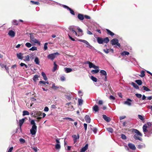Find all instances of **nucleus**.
Listing matches in <instances>:
<instances>
[{"label": "nucleus", "instance_id": "obj_1", "mask_svg": "<svg viewBox=\"0 0 152 152\" xmlns=\"http://www.w3.org/2000/svg\"><path fill=\"white\" fill-rule=\"evenodd\" d=\"M151 126L150 122H148L144 124L143 126V131L145 136L149 137L152 133V132L150 130V127Z\"/></svg>", "mask_w": 152, "mask_h": 152}, {"label": "nucleus", "instance_id": "obj_2", "mask_svg": "<svg viewBox=\"0 0 152 152\" xmlns=\"http://www.w3.org/2000/svg\"><path fill=\"white\" fill-rule=\"evenodd\" d=\"M132 131L136 134H134V138L135 140H138L140 141H141L142 139L139 136H142V134L137 129H133Z\"/></svg>", "mask_w": 152, "mask_h": 152}, {"label": "nucleus", "instance_id": "obj_3", "mask_svg": "<svg viewBox=\"0 0 152 152\" xmlns=\"http://www.w3.org/2000/svg\"><path fill=\"white\" fill-rule=\"evenodd\" d=\"M97 42L99 44H102L103 43H107L109 41V38L107 37L105 38H102L100 37L97 38Z\"/></svg>", "mask_w": 152, "mask_h": 152}, {"label": "nucleus", "instance_id": "obj_4", "mask_svg": "<svg viewBox=\"0 0 152 152\" xmlns=\"http://www.w3.org/2000/svg\"><path fill=\"white\" fill-rule=\"evenodd\" d=\"M59 55V53L58 52L54 53L49 54L48 56L47 57L48 59L53 60L54 58L56 57L58 55Z\"/></svg>", "mask_w": 152, "mask_h": 152}, {"label": "nucleus", "instance_id": "obj_5", "mask_svg": "<svg viewBox=\"0 0 152 152\" xmlns=\"http://www.w3.org/2000/svg\"><path fill=\"white\" fill-rule=\"evenodd\" d=\"M76 27L75 26H70L69 27V29L70 31H72L73 34H75L77 36H79L80 35H78L76 31Z\"/></svg>", "mask_w": 152, "mask_h": 152}, {"label": "nucleus", "instance_id": "obj_6", "mask_svg": "<svg viewBox=\"0 0 152 152\" xmlns=\"http://www.w3.org/2000/svg\"><path fill=\"white\" fill-rule=\"evenodd\" d=\"M37 131V126H32L30 130V132L32 135H35Z\"/></svg>", "mask_w": 152, "mask_h": 152}, {"label": "nucleus", "instance_id": "obj_7", "mask_svg": "<svg viewBox=\"0 0 152 152\" xmlns=\"http://www.w3.org/2000/svg\"><path fill=\"white\" fill-rule=\"evenodd\" d=\"M118 42V40L116 38L113 39L111 41L112 45H117L119 47H120V44Z\"/></svg>", "mask_w": 152, "mask_h": 152}, {"label": "nucleus", "instance_id": "obj_8", "mask_svg": "<svg viewBox=\"0 0 152 152\" xmlns=\"http://www.w3.org/2000/svg\"><path fill=\"white\" fill-rule=\"evenodd\" d=\"M78 41L80 42H82L86 44L87 45L86 47H88L90 49H91L92 47V46L90 45L89 43L86 40H85L80 39L78 40Z\"/></svg>", "mask_w": 152, "mask_h": 152}, {"label": "nucleus", "instance_id": "obj_9", "mask_svg": "<svg viewBox=\"0 0 152 152\" xmlns=\"http://www.w3.org/2000/svg\"><path fill=\"white\" fill-rule=\"evenodd\" d=\"M63 7L66 9H67L68 10L70 11V13L72 15H75L74 12L73 10H72L69 7H68L65 5H63Z\"/></svg>", "mask_w": 152, "mask_h": 152}, {"label": "nucleus", "instance_id": "obj_10", "mask_svg": "<svg viewBox=\"0 0 152 152\" xmlns=\"http://www.w3.org/2000/svg\"><path fill=\"white\" fill-rule=\"evenodd\" d=\"M100 72L101 74L102 75H104L105 76L104 80L105 81H107V73L104 70H101Z\"/></svg>", "mask_w": 152, "mask_h": 152}, {"label": "nucleus", "instance_id": "obj_11", "mask_svg": "<svg viewBox=\"0 0 152 152\" xmlns=\"http://www.w3.org/2000/svg\"><path fill=\"white\" fill-rule=\"evenodd\" d=\"M132 101L131 99H128L126 100L124 102V104H126L129 106H130L132 104Z\"/></svg>", "mask_w": 152, "mask_h": 152}, {"label": "nucleus", "instance_id": "obj_12", "mask_svg": "<svg viewBox=\"0 0 152 152\" xmlns=\"http://www.w3.org/2000/svg\"><path fill=\"white\" fill-rule=\"evenodd\" d=\"M128 145L129 148L132 150H134L136 149V148L134 144L130 143Z\"/></svg>", "mask_w": 152, "mask_h": 152}, {"label": "nucleus", "instance_id": "obj_13", "mask_svg": "<svg viewBox=\"0 0 152 152\" xmlns=\"http://www.w3.org/2000/svg\"><path fill=\"white\" fill-rule=\"evenodd\" d=\"M8 34L11 37H13L15 36V32L12 30H10L9 31Z\"/></svg>", "mask_w": 152, "mask_h": 152}, {"label": "nucleus", "instance_id": "obj_14", "mask_svg": "<svg viewBox=\"0 0 152 152\" xmlns=\"http://www.w3.org/2000/svg\"><path fill=\"white\" fill-rule=\"evenodd\" d=\"M93 110L94 111V113H96L99 110V108L97 105H94L92 107Z\"/></svg>", "mask_w": 152, "mask_h": 152}, {"label": "nucleus", "instance_id": "obj_15", "mask_svg": "<svg viewBox=\"0 0 152 152\" xmlns=\"http://www.w3.org/2000/svg\"><path fill=\"white\" fill-rule=\"evenodd\" d=\"M85 119L87 123H90L91 122V119L89 115H86L85 117Z\"/></svg>", "mask_w": 152, "mask_h": 152}, {"label": "nucleus", "instance_id": "obj_16", "mask_svg": "<svg viewBox=\"0 0 152 152\" xmlns=\"http://www.w3.org/2000/svg\"><path fill=\"white\" fill-rule=\"evenodd\" d=\"M88 144H86L84 147L82 148L80 150V152H85L87 150L88 148Z\"/></svg>", "mask_w": 152, "mask_h": 152}, {"label": "nucleus", "instance_id": "obj_17", "mask_svg": "<svg viewBox=\"0 0 152 152\" xmlns=\"http://www.w3.org/2000/svg\"><path fill=\"white\" fill-rule=\"evenodd\" d=\"M104 119L107 122H109L111 119L110 118L107 116L105 115H103Z\"/></svg>", "mask_w": 152, "mask_h": 152}, {"label": "nucleus", "instance_id": "obj_18", "mask_svg": "<svg viewBox=\"0 0 152 152\" xmlns=\"http://www.w3.org/2000/svg\"><path fill=\"white\" fill-rule=\"evenodd\" d=\"M64 70L67 73L71 72L73 71L72 69L70 68L65 67L64 69Z\"/></svg>", "mask_w": 152, "mask_h": 152}, {"label": "nucleus", "instance_id": "obj_19", "mask_svg": "<svg viewBox=\"0 0 152 152\" xmlns=\"http://www.w3.org/2000/svg\"><path fill=\"white\" fill-rule=\"evenodd\" d=\"M78 18L81 20H83L84 19V16L83 15L81 14H79L77 16Z\"/></svg>", "mask_w": 152, "mask_h": 152}, {"label": "nucleus", "instance_id": "obj_20", "mask_svg": "<svg viewBox=\"0 0 152 152\" xmlns=\"http://www.w3.org/2000/svg\"><path fill=\"white\" fill-rule=\"evenodd\" d=\"M79 135H78L77 137L76 135L72 136V137L74 138V140L75 142H76L78 139L79 138Z\"/></svg>", "mask_w": 152, "mask_h": 152}, {"label": "nucleus", "instance_id": "obj_21", "mask_svg": "<svg viewBox=\"0 0 152 152\" xmlns=\"http://www.w3.org/2000/svg\"><path fill=\"white\" fill-rule=\"evenodd\" d=\"M39 77V76L38 75H35L34 76L33 79L34 81L36 82L37 80H38V78Z\"/></svg>", "mask_w": 152, "mask_h": 152}, {"label": "nucleus", "instance_id": "obj_22", "mask_svg": "<svg viewBox=\"0 0 152 152\" xmlns=\"http://www.w3.org/2000/svg\"><path fill=\"white\" fill-rule=\"evenodd\" d=\"M103 51L106 53H108L110 52H111L112 53H113V50L112 49H107V50L104 49Z\"/></svg>", "mask_w": 152, "mask_h": 152}, {"label": "nucleus", "instance_id": "obj_23", "mask_svg": "<svg viewBox=\"0 0 152 152\" xmlns=\"http://www.w3.org/2000/svg\"><path fill=\"white\" fill-rule=\"evenodd\" d=\"M58 65L56 64V62H55L54 63V67L52 70L53 72H55L57 69L58 68Z\"/></svg>", "mask_w": 152, "mask_h": 152}, {"label": "nucleus", "instance_id": "obj_24", "mask_svg": "<svg viewBox=\"0 0 152 152\" xmlns=\"http://www.w3.org/2000/svg\"><path fill=\"white\" fill-rule=\"evenodd\" d=\"M25 119L24 118H23L22 119L20 120L19 121V124L20 126V128L21 129V126H22L23 124V123L24 122Z\"/></svg>", "mask_w": 152, "mask_h": 152}, {"label": "nucleus", "instance_id": "obj_25", "mask_svg": "<svg viewBox=\"0 0 152 152\" xmlns=\"http://www.w3.org/2000/svg\"><path fill=\"white\" fill-rule=\"evenodd\" d=\"M18 58L20 59H22L23 58V54L21 53L17 54Z\"/></svg>", "mask_w": 152, "mask_h": 152}, {"label": "nucleus", "instance_id": "obj_26", "mask_svg": "<svg viewBox=\"0 0 152 152\" xmlns=\"http://www.w3.org/2000/svg\"><path fill=\"white\" fill-rule=\"evenodd\" d=\"M60 87V86H55L54 83H53L52 86V88L54 90H56Z\"/></svg>", "mask_w": 152, "mask_h": 152}, {"label": "nucleus", "instance_id": "obj_27", "mask_svg": "<svg viewBox=\"0 0 152 152\" xmlns=\"http://www.w3.org/2000/svg\"><path fill=\"white\" fill-rule=\"evenodd\" d=\"M12 24L14 25H17L19 23V21L15 20H14L12 21Z\"/></svg>", "mask_w": 152, "mask_h": 152}, {"label": "nucleus", "instance_id": "obj_28", "mask_svg": "<svg viewBox=\"0 0 152 152\" xmlns=\"http://www.w3.org/2000/svg\"><path fill=\"white\" fill-rule=\"evenodd\" d=\"M34 61L35 62L36 64L37 65H39V58L37 57H36L35 58Z\"/></svg>", "mask_w": 152, "mask_h": 152}, {"label": "nucleus", "instance_id": "obj_29", "mask_svg": "<svg viewBox=\"0 0 152 152\" xmlns=\"http://www.w3.org/2000/svg\"><path fill=\"white\" fill-rule=\"evenodd\" d=\"M41 74L42 76L43 77L44 79L45 80H47L48 79V78L45 72H42Z\"/></svg>", "mask_w": 152, "mask_h": 152}, {"label": "nucleus", "instance_id": "obj_30", "mask_svg": "<svg viewBox=\"0 0 152 152\" xmlns=\"http://www.w3.org/2000/svg\"><path fill=\"white\" fill-rule=\"evenodd\" d=\"M145 145L144 144L142 143L140 144L138 146V148L139 149H141L142 148H145Z\"/></svg>", "mask_w": 152, "mask_h": 152}, {"label": "nucleus", "instance_id": "obj_31", "mask_svg": "<svg viewBox=\"0 0 152 152\" xmlns=\"http://www.w3.org/2000/svg\"><path fill=\"white\" fill-rule=\"evenodd\" d=\"M0 65L2 68H3L4 67L6 70H8V67H7L6 64H3L1 63L0 64Z\"/></svg>", "mask_w": 152, "mask_h": 152}, {"label": "nucleus", "instance_id": "obj_32", "mask_svg": "<svg viewBox=\"0 0 152 152\" xmlns=\"http://www.w3.org/2000/svg\"><path fill=\"white\" fill-rule=\"evenodd\" d=\"M106 30L108 34H109L110 35H111V36H113L114 35V34L113 32L110 31V30L107 29Z\"/></svg>", "mask_w": 152, "mask_h": 152}, {"label": "nucleus", "instance_id": "obj_33", "mask_svg": "<svg viewBox=\"0 0 152 152\" xmlns=\"http://www.w3.org/2000/svg\"><path fill=\"white\" fill-rule=\"evenodd\" d=\"M107 130L109 132L112 133L113 132V129L111 127L107 128H106Z\"/></svg>", "mask_w": 152, "mask_h": 152}, {"label": "nucleus", "instance_id": "obj_34", "mask_svg": "<svg viewBox=\"0 0 152 152\" xmlns=\"http://www.w3.org/2000/svg\"><path fill=\"white\" fill-rule=\"evenodd\" d=\"M29 115V113L26 110H24L23 111V115Z\"/></svg>", "mask_w": 152, "mask_h": 152}, {"label": "nucleus", "instance_id": "obj_35", "mask_svg": "<svg viewBox=\"0 0 152 152\" xmlns=\"http://www.w3.org/2000/svg\"><path fill=\"white\" fill-rule=\"evenodd\" d=\"M132 85L136 89H138V88H139L138 86L135 83H134V82H132Z\"/></svg>", "mask_w": 152, "mask_h": 152}, {"label": "nucleus", "instance_id": "obj_36", "mask_svg": "<svg viewBox=\"0 0 152 152\" xmlns=\"http://www.w3.org/2000/svg\"><path fill=\"white\" fill-rule=\"evenodd\" d=\"M83 100L81 99H78V104L79 105H81L83 104Z\"/></svg>", "mask_w": 152, "mask_h": 152}, {"label": "nucleus", "instance_id": "obj_37", "mask_svg": "<svg viewBox=\"0 0 152 152\" xmlns=\"http://www.w3.org/2000/svg\"><path fill=\"white\" fill-rule=\"evenodd\" d=\"M129 53L127 51H124L121 53V55L122 56H125L129 54Z\"/></svg>", "mask_w": 152, "mask_h": 152}, {"label": "nucleus", "instance_id": "obj_38", "mask_svg": "<svg viewBox=\"0 0 152 152\" xmlns=\"http://www.w3.org/2000/svg\"><path fill=\"white\" fill-rule=\"evenodd\" d=\"M99 72V69H96L95 70H93L91 71V72L93 74H96L98 73Z\"/></svg>", "mask_w": 152, "mask_h": 152}, {"label": "nucleus", "instance_id": "obj_39", "mask_svg": "<svg viewBox=\"0 0 152 152\" xmlns=\"http://www.w3.org/2000/svg\"><path fill=\"white\" fill-rule=\"evenodd\" d=\"M143 89L145 91H151V90L150 89L148 88L147 87H146L145 86H143Z\"/></svg>", "mask_w": 152, "mask_h": 152}, {"label": "nucleus", "instance_id": "obj_40", "mask_svg": "<svg viewBox=\"0 0 152 152\" xmlns=\"http://www.w3.org/2000/svg\"><path fill=\"white\" fill-rule=\"evenodd\" d=\"M61 148V146L60 144L57 143L55 145V148L57 149H60Z\"/></svg>", "mask_w": 152, "mask_h": 152}, {"label": "nucleus", "instance_id": "obj_41", "mask_svg": "<svg viewBox=\"0 0 152 152\" xmlns=\"http://www.w3.org/2000/svg\"><path fill=\"white\" fill-rule=\"evenodd\" d=\"M91 79L94 82H96L97 81V79L96 78L93 76H91Z\"/></svg>", "mask_w": 152, "mask_h": 152}, {"label": "nucleus", "instance_id": "obj_42", "mask_svg": "<svg viewBox=\"0 0 152 152\" xmlns=\"http://www.w3.org/2000/svg\"><path fill=\"white\" fill-rule=\"evenodd\" d=\"M145 72L143 70H142L141 72L140 75H139V76L141 77H143L145 76Z\"/></svg>", "mask_w": 152, "mask_h": 152}, {"label": "nucleus", "instance_id": "obj_43", "mask_svg": "<svg viewBox=\"0 0 152 152\" xmlns=\"http://www.w3.org/2000/svg\"><path fill=\"white\" fill-rule=\"evenodd\" d=\"M135 82L139 85H141L142 84V81L140 80H136Z\"/></svg>", "mask_w": 152, "mask_h": 152}, {"label": "nucleus", "instance_id": "obj_44", "mask_svg": "<svg viewBox=\"0 0 152 152\" xmlns=\"http://www.w3.org/2000/svg\"><path fill=\"white\" fill-rule=\"evenodd\" d=\"M25 61H30V58L29 56L28 55H27L25 57Z\"/></svg>", "mask_w": 152, "mask_h": 152}, {"label": "nucleus", "instance_id": "obj_45", "mask_svg": "<svg viewBox=\"0 0 152 152\" xmlns=\"http://www.w3.org/2000/svg\"><path fill=\"white\" fill-rule=\"evenodd\" d=\"M30 2L32 3L33 4H37L38 5L39 4V3L38 1H31Z\"/></svg>", "mask_w": 152, "mask_h": 152}, {"label": "nucleus", "instance_id": "obj_46", "mask_svg": "<svg viewBox=\"0 0 152 152\" xmlns=\"http://www.w3.org/2000/svg\"><path fill=\"white\" fill-rule=\"evenodd\" d=\"M25 45L28 48H30L32 46L31 44L29 42H27L25 44Z\"/></svg>", "mask_w": 152, "mask_h": 152}, {"label": "nucleus", "instance_id": "obj_47", "mask_svg": "<svg viewBox=\"0 0 152 152\" xmlns=\"http://www.w3.org/2000/svg\"><path fill=\"white\" fill-rule=\"evenodd\" d=\"M78 94H79V96L81 97L82 96H83V93L81 91H78Z\"/></svg>", "mask_w": 152, "mask_h": 152}, {"label": "nucleus", "instance_id": "obj_48", "mask_svg": "<svg viewBox=\"0 0 152 152\" xmlns=\"http://www.w3.org/2000/svg\"><path fill=\"white\" fill-rule=\"evenodd\" d=\"M19 141H20V142L22 143H24L25 142V140L24 139L22 138H20L19 139Z\"/></svg>", "mask_w": 152, "mask_h": 152}, {"label": "nucleus", "instance_id": "obj_49", "mask_svg": "<svg viewBox=\"0 0 152 152\" xmlns=\"http://www.w3.org/2000/svg\"><path fill=\"white\" fill-rule=\"evenodd\" d=\"M138 117L141 120L143 121L144 120V117L142 116L141 115H138Z\"/></svg>", "mask_w": 152, "mask_h": 152}, {"label": "nucleus", "instance_id": "obj_50", "mask_svg": "<svg viewBox=\"0 0 152 152\" xmlns=\"http://www.w3.org/2000/svg\"><path fill=\"white\" fill-rule=\"evenodd\" d=\"M30 50L34 51L37 50V48L35 47H32L29 49Z\"/></svg>", "mask_w": 152, "mask_h": 152}, {"label": "nucleus", "instance_id": "obj_51", "mask_svg": "<svg viewBox=\"0 0 152 152\" xmlns=\"http://www.w3.org/2000/svg\"><path fill=\"white\" fill-rule=\"evenodd\" d=\"M31 124L32 125V126H36V123L34 121V120H32L31 121Z\"/></svg>", "mask_w": 152, "mask_h": 152}, {"label": "nucleus", "instance_id": "obj_52", "mask_svg": "<svg viewBox=\"0 0 152 152\" xmlns=\"http://www.w3.org/2000/svg\"><path fill=\"white\" fill-rule=\"evenodd\" d=\"M136 96L138 98H140L142 97V95L141 94H135Z\"/></svg>", "mask_w": 152, "mask_h": 152}, {"label": "nucleus", "instance_id": "obj_53", "mask_svg": "<svg viewBox=\"0 0 152 152\" xmlns=\"http://www.w3.org/2000/svg\"><path fill=\"white\" fill-rule=\"evenodd\" d=\"M48 44V43L47 42V43H45L44 44V49L45 50H46L48 48V47H47Z\"/></svg>", "mask_w": 152, "mask_h": 152}, {"label": "nucleus", "instance_id": "obj_54", "mask_svg": "<svg viewBox=\"0 0 152 152\" xmlns=\"http://www.w3.org/2000/svg\"><path fill=\"white\" fill-rule=\"evenodd\" d=\"M121 138L123 139H124V140H125L126 139V136H125V135L123 134H121Z\"/></svg>", "mask_w": 152, "mask_h": 152}, {"label": "nucleus", "instance_id": "obj_55", "mask_svg": "<svg viewBox=\"0 0 152 152\" xmlns=\"http://www.w3.org/2000/svg\"><path fill=\"white\" fill-rule=\"evenodd\" d=\"M94 66V64L92 62H91L89 64V67L90 68H93Z\"/></svg>", "mask_w": 152, "mask_h": 152}, {"label": "nucleus", "instance_id": "obj_56", "mask_svg": "<svg viewBox=\"0 0 152 152\" xmlns=\"http://www.w3.org/2000/svg\"><path fill=\"white\" fill-rule=\"evenodd\" d=\"M32 41H33L35 43H39V41H38V40L35 39H32Z\"/></svg>", "mask_w": 152, "mask_h": 152}, {"label": "nucleus", "instance_id": "obj_57", "mask_svg": "<svg viewBox=\"0 0 152 152\" xmlns=\"http://www.w3.org/2000/svg\"><path fill=\"white\" fill-rule=\"evenodd\" d=\"M65 119H66V120H69V121H74V120H73L72 119V118H70L66 117V118H65Z\"/></svg>", "mask_w": 152, "mask_h": 152}, {"label": "nucleus", "instance_id": "obj_58", "mask_svg": "<svg viewBox=\"0 0 152 152\" xmlns=\"http://www.w3.org/2000/svg\"><path fill=\"white\" fill-rule=\"evenodd\" d=\"M109 98L110 99H112V100H115V98L112 95H110V96Z\"/></svg>", "mask_w": 152, "mask_h": 152}, {"label": "nucleus", "instance_id": "obj_59", "mask_svg": "<svg viewBox=\"0 0 152 152\" xmlns=\"http://www.w3.org/2000/svg\"><path fill=\"white\" fill-rule=\"evenodd\" d=\"M13 147H11L10 148L8 149L7 152H12V150H13Z\"/></svg>", "mask_w": 152, "mask_h": 152}, {"label": "nucleus", "instance_id": "obj_60", "mask_svg": "<svg viewBox=\"0 0 152 152\" xmlns=\"http://www.w3.org/2000/svg\"><path fill=\"white\" fill-rule=\"evenodd\" d=\"M49 110V108L47 107H45L44 109V111L45 112H48Z\"/></svg>", "mask_w": 152, "mask_h": 152}, {"label": "nucleus", "instance_id": "obj_61", "mask_svg": "<svg viewBox=\"0 0 152 152\" xmlns=\"http://www.w3.org/2000/svg\"><path fill=\"white\" fill-rule=\"evenodd\" d=\"M61 80L62 81H64L65 80V78L64 76H62L61 77Z\"/></svg>", "mask_w": 152, "mask_h": 152}, {"label": "nucleus", "instance_id": "obj_62", "mask_svg": "<svg viewBox=\"0 0 152 152\" xmlns=\"http://www.w3.org/2000/svg\"><path fill=\"white\" fill-rule=\"evenodd\" d=\"M83 125H84V127L85 128V131H86L87 130V124H86L84 123Z\"/></svg>", "mask_w": 152, "mask_h": 152}, {"label": "nucleus", "instance_id": "obj_63", "mask_svg": "<svg viewBox=\"0 0 152 152\" xmlns=\"http://www.w3.org/2000/svg\"><path fill=\"white\" fill-rule=\"evenodd\" d=\"M126 117L125 116H120L119 118L121 120L124 119Z\"/></svg>", "mask_w": 152, "mask_h": 152}, {"label": "nucleus", "instance_id": "obj_64", "mask_svg": "<svg viewBox=\"0 0 152 152\" xmlns=\"http://www.w3.org/2000/svg\"><path fill=\"white\" fill-rule=\"evenodd\" d=\"M103 103V102L102 100H100L98 102V104L100 105L102 104Z\"/></svg>", "mask_w": 152, "mask_h": 152}]
</instances>
